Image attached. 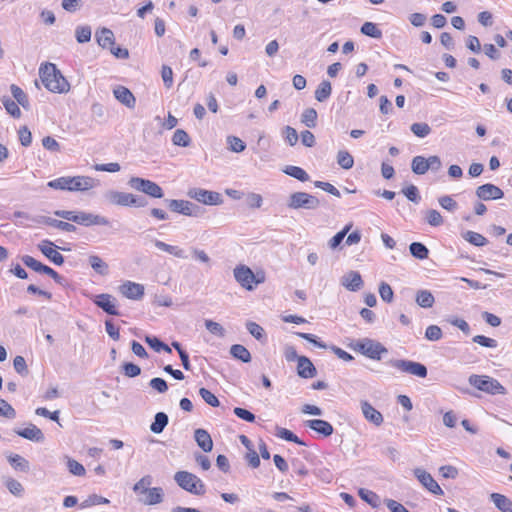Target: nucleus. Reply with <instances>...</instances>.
I'll list each match as a JSON object with an SVG mask.
<instances>
[{
    "label": "nucleus",
    "mask_w": 512,
    "mask_h": 512,
    "mask_svg": "<svg viewBox=\"0 0 512 512\" xmlns=\"http://www.w3.org/2000/svg\"><path fill=\"white\" fill-rule=\"evenodd\" d=\"M95 180L90 176H63L53 179L47 186L55 190H66L69 192H84L94 188Z\"/></svg>",
    "instance_id": "obj_1"
},
{
    "label": "nucleus",
    "mask_w": 512,
    "mask_h": 512,
    "mask_svg": "<svg viewBox=\"0 0 512 512\" xmlns=\"http://www.w3.org/2000/svg\"><path fill=\"white\" fill-rule=\"evenodd\" d=\"M41 81L45 88L54 93H63L68 91L69 83L62 76L55 64L46 63L39 69Z\"/></svg>",
    "instance_id": "obj_2"
},
{
    "label": "nucleus",
    "mask_w": 512,
    "mask_h": 512,
    "mask_svg": "<svg viewBox=\"0 0 512 512\" xmlns=\"http://www.w3.org/2000/svg\"><path fill=\"white\" fill-rule=\"evenodd\" d=\"M54 214L67 221L74 222L85 227L109 226L110 221L101 215L78 210H57Z\"/></svg>",
    "instance_id": "obj_3"
},
{
    "label": "nucleus",
    "mask_w": 512,
    "mask_h": 512,
    "mask_svg": "<svg viewBox=\"0 0 512 512\" xmlns=\"http://www.w3.org/2000/svg\"><path fill=\"white\" fill-rule=\"evenodd\" d=\"M234 277L236 281L241 285V287L248 291L253 290L258 284L264 282L265 280L264 273L258 272L255 274L246 265L236 266L234 268Z\"/></svg>",
    "instance_id": "obj_4"
},
{
    "label": "nucleus",
    "mask_w": 512,
    "mask_h": 512,
    "mask_svg": "<svg viewBox=\"0 0 512 512\" xmlns=\"http://www.w3.org/2000/svg\"><path fill=\"white\" fill-rule=\"evenodd\" d=\"M469 383L474 388L491 395L506 394V388L498 380L487 375L473 374L469 377Z\"/></svg>",
    "instance_id": "obj_5"
},
{
    "label": "nucleus",
    "mask_w": 512,
    "mask_h": 512,
    "mask_svg": "<svg viewBox=\"0 0 512 512\" xmlns=\"http://www.w3.org/2000/svg\"><path fill=\"white\" fill-rule=\"evenodd\" d=\"M174 479L182 489L192 494L203 495L206 491L202 480L193 473L187 471H178L176 472Z\"/></svg>",
    "instance_id": "obj_6"
},
{
    "label": "nucleus",
    "mask_w": 512,
    "mask_h": 512,
    "mask_svg": "<svg viewBox=\"0 0 512 512\" xmlns=\"http://www.w3.org/2000/svg\"><path fill=\"white\" fill-rule=\"evenodd\" d=\"M96 40L98 44L104 48L110 50V52L117 58L125 59L129 56L127 49H122L115 46L114 33L107 28H102L96 32Z\"/></svg>",
    "instance_id": "obj_7"
},
{
    "label": "nucleus",
    "mask_w": 512,
    "mask_h": 512,
    "mask_svg": "<svg viewBox=\"0 0 512 512\" xmlns=\"http://www.w3.org/2000/svg\"><path fill=\"white\" fill-rule=\"evenodd\" d=\"M441 160L438 156L433 155L428 158L423 156H415L412 159L411 168L417 175L425 174L429 169L439 170L441 168Z\"/></svg>",
    "instance_id": "obj_8"
},
{
    "label": "nucleus",
    "mask_w": 512,
    "mask_h": 512,
    "mask_svg": "<svg viewBox=\"0 0 512 512\" xmlns=\"http://www.w3.org/2000/svg\"><path fill=\"white\" fill-rule=\"evenodd\" d=\"M129 184L132 188L141 191L153 198H162L163 190L155 182L140 177H132L129 180Z\"/></svg>",
    "instance_id": "obj_9"
},
{
    "label": "nucleus",
    "mask_w": 512,
    "mask_h": 512,
    "mask_svg": "<svg viewBox=\"0 0 512 512\" xmlns=\"http://www.w3.org/2000/svg\"><path fill=\"white\" fill-rule=\"evenodd\" d=\"M107 199L110 204L117 206L142 207L145 205L136 195L120 191H110Z\"/></svg>",
    "instance_id": "obj_10"
},
{
    "label": "nucleus",
    "mask_w": 512,
    "mask_h": 512,
    "mask_svg": "<svg viewBox=\"0 0 512 512\" xmlns=\"http://www.w3.org/2000/svg\"><path fill=\"white\" fill-rule=\"evenodd\" d=\"M319 206V200L306 192H295L291 194L288 207L291 209H315Z\"/></svg>",
    "instance_id": "obj_11"
},
{
    "label": "nucleus",
    "mask_w": 512,
    "mask_h": 512,
    "mask_svg": "<svg viewBox=\"0 0 512 512\" xmlns=\"http://www.w3.org/2000/svg\"><path fill=\"white\" fill-rule=\"evenodd\" d=\"M357 349L363 355L375 360H380L382 354L387 352L380 343L369 339L357 343Z\"/></svg>",
    "instance_id": "obj_12"
},
{
    "label": "nucleus",
    "mask_w": 512,
    "mask_h": 512,
    "mask_svg": "<svg viewBox=\"0 0 512 512\" xmlns=\"http://www.w3.org/2000/svg\"><path fill=\"white\" fill-rule=\"evenodd\" d=\"M392 366L401 372L412 374L420 378L427 376L426 367L418 362L407 361V360H395L392 361Z\"/></svg>",
    "instance_id": "obj_13"
},
{
    "label": "nucleus",
    "mask_w": 512,
    "mask_h": 512,
    "mask_svg": "<svg viewBox=\"0 0 512 512\" xmlns=\"http://www.w3.org/2000/svg\"><path fill=\"white\" fill-rule=\"evenodd\" d=\"M93 303L109 315H119L117 300L110 294L102 293L92 298Z\"/></svg>",
    "instance_id": "obj_14"
},
{
    "label": "nucleus",
    "mask_w": 512,
    "mask_h": 512,
    "mask_svg": "<svg viewBox=\"0 0 512 512\" xmlns=\"http://www.w3.org/2000/svg\"><path fill=\"white\" fill-rule=\"evenodd\" d=\"M188 194L191 198L206 205H218L222 202L220 194L213 191L196 188L190 190Z\"/></svg>",
    "instance_id": "obj_15"
},
{
    "label": "nucleus",
    "mask_w": 512,
    "mask_h": 512,
    "mask_svg": "<svg viewBox=\"0 0 512 512\" xmlns=\"http://www.w3.org/2000/svg\"><path fill=\"white\" fill-rule=\"evenodd\" d=\"M39 250L55 265L64 263L63 255L57 250L55 244L49 240H43L38 245Z\"/></svg>",
    "instance_id": "obj_16"
},
{
    "label": "nucleus",
    "mask_w": 512,
    "mask_h": 512,
    "mask_svg": "<svg viewBox=\"0 0 512 512\" xmlns=\"http://www.w3.org/2000/svg\"><path fill=\"white\" fill-rule=\"evenodd\" d=\"M415 475L419 482L431 493L435 495H442L443 490L434 480L432 475L423 469H416Z\"/></svg>",
    "instance_id": "obj_17"
},
{
    "label": "nucleus",
    "mask_w": 512,
    "mask_h": 512,
    "mask_svg": "<svg viewBox=\"0 0 512 512\" xmlns=\"http://www.w3.org/2000/svg\"><path fill=\"white\" fill-rule=\"evenodd\" d=\"M120 293L132 300H140L144 295V286L139 283L126 281L119 287Z\"/></svg>",
    "instance_id": "obj_18"
},
{
    "label": "nucleus",
    "mask_w": 512,
    "mask_h": 512,
    "mask_svg": "<svg viewBox=\"0 0 512 512\" xmlns=\"http://www.w3.org/2000/svg\"><path fill=\"white\" fill-rule=\"evenodd\" d=\"M476 195L482 200H497L504 196L503 191L494 184H484L477 188Z\"/></svg>",
    "instance_id": "obj_19"
},
{
    "label": "nucleus",
    "mask_w": 512,
    "mask_h": 512,
    "mask_svg": "<svg viewBox=\"0 0 512 512\" xmlns=\"http://www.w3.org/2000/svg\"><path fill=\"white\" fill-rule=\"evenodd\" d=\"M361 410L364 418L375 426L382 425L384 418L380 411L374 408L368 401L361 402Z\"/></svg>",
    "instance_id": "obj_20"
},
{
    "label": "nucleus",
    "mask_w": 512,
    "mask_h": 512,
    "mask_svg": "<svg viewBox=\"0 0 512 512\" xmlns=\"http://www.w3.org/2000/svg\"><path fill=\"white\" fill-rule=\"evenodd\" d=\"M15 433L27 440L41 442L44 440V434L35 424L29 423L25 428L15 430Z\"/></svg>",
    "instance_id": "obj_21"
},
{
    "label": "nucleus",
    "mask_w": 512,
    "mask_h": 512,
    "mask_svg": "<svg viewBox=\"0 0 512 512\" xmlns=\"http://www.w3.org/2000/svg\"><path fill=\"white\" fill-rule=\"evenodd\" d=\"M305 425L324 437L332 435L334 431L333 426L328 421L322 419L307 420Z\"/></svg>",
    "instance_id": "obj_22"
},
{
    "label": "nucleus",
    "mask_w": 512,
    "mask_h": 512,
    "mask_svg": "<svg viewBox=\"0 0 512 512\" xmlns=\"http://www.w3.org/2000/svg\"><path fill=\"white\" fill-rule=\"evenodd\" d=\"M297 373L302 378H313L316 375V368L309 358L299 356L297 361Z\"/></svg>",
    "instance_id": "obj_23"
},
{
    "label": "nucleus",
    "mask_w": 512,
    "mask_h": 512,
    "mask_svg": "<svg viewBox=\"0 0 512 512\" xmlns=\"http://www.w3.org/2000/svg\"><path fill=\"white\" fill-rule=\"evenodd\" d=\"M114 96L115 98L120 101L122 104L126 105L127 107H134L136 99L132 92L124 87V86H118L114 89Z\"/></svg>",
    "instance_id": "obj_24"
},
{
    "label": "nucleus",
    "mask_w": 512,
    "mask_h": 512,
    "mask_svg": "<svg viewBox=\"0 0 512 512\" xmlns=\"http://www.w3.org/2000/svg\"><path fill=\"white\" fill-rule=\"evenodd\" d=\"M195 441L204 452H210L213 448V441L210 434L204 429L195 431Z\"/></svg>",
    "instance_id": "obj_25"
},
{
    "label": "nucleus",
    "mask_w": 512,
    "mask_h": 512,
    "mask_svg": "<svg viewBox=\"0 0 512 512\" xmlns=\"http://www.w3.org/2000/svg\"><path fill=\"white\" fill-rule=\"evenodd\" d=\"M169 208L174 212L191 216L193 214L194 205L186 200H171L169 202Z\"/></svg>",
    "instance_id": "obj_26"
},
{
    "label": "nucleus",
    "mask_w": 512,
    "mask_h": 512,
    "mask_svg": "<svg viewBox=\"0 0 512 512\" xmlns=\"http://www.w3.org/2000/svg\"><path fill=\"white\" fill-rule=\"evenodd\" d=\"M163 500V490L160 487L150 488L145 495L141 498V501L146 505H155Z\"/></svg>",
    "instance_id": "obj_27"
},
{
    "label": "nucleus",
    "mask_w": 512,
    "mask_h": 512,
    "mask_svg": "<svg viewBox=\"0 0 512 512\" xmlns=\"http://www.w3.org/2000/svg\"><path fill=\"white\" fill-rule=\"evenodd\" d=\"M362 284L363 281L361 275L355 271L349 272L343 279V285L351 291L360 289Z\"/></svg>",
    "instance_id": "obj_28"
},
{
    "label": "nucleus",
    "mask_w": 512,
    "mask_h": 512,
    "mask_svg": "<svg viewBox=\"0 0 512 512\" xmlns=\"http://www.w3.org/2000/svg\"><path fill=\"white\" fill-rule=\"evenodd\" d=\"M490 497L500 511L512 512V501L508 497L500 493H492Z\"/></svg>",
    "instance_id": "obj_29"
},
{
    "label": "nucleus",
    "mask_w": 512,
    "mask_h": 512,
    "mask_svg": "<svg viewBox=\"0 0 512 512\" xmlns=\"http://www.w3.org/2000/svg\"><path fill=\"white\" fill-rule=\"evenodd\" d=\"M22 261L27 267L38 273L47 274L50 268L49 266L42 264L40 261L29 255L24 256Z\"/></svg>",
    "instance_id": "obj_30"
},
{
    "label": "nucleus",
    "mask_w": 512,
    "mask_h": 512,
    "mask_svg": "<svg viewBox=\"0 0 512 512\" xmlns=\"http://www.w3.org/2000/svg\"><path fill=\"white\" fill-rule=\"evenodd\" d=\"M8 462L15 470L24 472L29 470V462L19 454H10Z\"/></svg>",
    "instance_id": "obj_31"
},
{
    "label": "nucleus",
    "mask_w": 512,
    "mask_h": 512,
    "mask_svg": "<svg viewBox=\"0 0 512 512\" xmlns=\"http://www.w3.org/2000/svg\"><path fill=\"white\" fill-rule=\"evenodd\" d=\"M155 246L162 250V251H165L177 258H185V252L183 249H181L180 247L178 246H173V245H169V244H166L165 242L163 241H160V240H156L155 241Z\"/></svg>",
    "instance_id": "obj_32"
},
{
    "label": "nucleus",
    "mask_w": 512,
    "mask_h": 512,
    "mask_svg": "<svg viewBox=\"0 0 512 512\" xmlns=\"http://www.w3.org/2000/svg\"><path fill=\"white\" fill-rule=\"evenodd\" d=\"M332 87L329 81H322L315 90V98L319 102H323L331 95Z\"/></svg>",
    "instance_id": "obj_33"
},
{
    "label": "nucleus",
    "mask_w": 512,
    "mask_h": 512,
    "mask_svg": "<svg viewBox=\"0 0 512 512\" xmlns=\"http://www.w3.org/2000/svg\"><path fill=\"white\" fill-rule=\"evenodd\" d=\"M416 302L423 308H431L435 299L431 292L427 290H420L416 295Z\"/></svg>",
    "instance_id": "obj_34"
},
{
    "label": "nucleus",
    "mask_w": 512,
    "mask_h": 512,
    "mask_svg": "<svg viewBox=\"0 0 512 512\" xmlns=\"http://www.w3.org/2000/svg\"><path fill=\"white\" fill-rule=\"evenodd\" d=\"M168 424V416L163 412H158L155 415L154 422L151 424L150 429L153 433H161Z\"/></svg>",
    "instance_id": "obj_35"
},
{
    "label": "nucleus",
    "mask_w": 512,
    "mask_h": 512,
    "mask_svg": "<svg viewBox=\"0 0 512 512\" xmlns=\"http://www.w3.org/2000/svg\"><path fill=\"white\" fill-rule=\"evenodd\" d=\"M409 249L411 254L417 259L424 260L428 258L429 250L420 242L411 243Z\"/></svg>",
    "instance_id": "obj_36"
},
{
    "label": "nucleus",
    "mask_w": 512,
    "mask_h": 512,
    "mask_svg": "<svg viewBox=\"0 0 512 512\" xmlns=\"http://www.w3.org/2000/svg\"><path fill=\"white\" fill-rule=\"evenodd\" d=\"M231 354L233 357L243 361L249 362L251 360V354L246 347L240 344H235L231 347Z\"/></svg>",
    "instance_id": "obj_37"
},
{
    "label": "nucleus",
    "mask_w": 512,
    "mask_h": 512,
    "mask_svg": "<svg viewBox=\"0 0 512 512\" xmlns=\"http://www.w3.org/2000/svg\"><path fill=\"white\" fill-rule=\"evenodd\" d=\"M191 139L186 131L177 129L172 136V143L176 146L187 147Z\"/></svg>",
    "instance_id": "obj_38"
},
{
    "label": "nucleus",
    "mask_w": 512,
    "mask_h": 512,
    "mask_svg": "<svg viewBox=\"0 0 512 512\" xmlns=\"http://www.w3.org/2000/svg\"><path fill=\"white\" fill-rule=\"evenodd\" d=\"M337 163L343 169L348 170L353 167L354 158L348 151L340 150L337 154Z\"/></svg>",
    "instance_id": "obj_39"
},
{
    "label": "nucleus",
    "mask_w": 512,
    "mask_h": 512,
    "mask_svg": "<svg viewBox=\"0 0 512 512\" xmlns=\"http://www.w3.org/2000/svg\"><path fill=\"white\" fill-rule=\"evenodd\" d=\"M317 111L314 108H307L302 114L301 121L309 128H314L317 123Z\"/></svg>",
    "instance_id": "obj_40"
},
{
    "label": "nucleus",
    "mask_w": 512,
    "mask_h": 512,
    "mask_svg": "<svg viewBox=\"0 0 512 512\" xmlns=\"http://www.w3.org/2000/svg\"><path fill=\"white\" fill-rule=\"evenodd\" d=\"M11 92L19 105H21L23 108H27L29 106L28 96L20 87L12 84Z\"/></svg>",
    "instance_id": "obj_41"
},
{
    "label": "nucleus",
    "mask_w": 512,
    "mask_h": 512,
    "mask_svg": "<svg viewBox=\"0 0 512 512\" xmlns=\"http://www.w3.org/2000/svg\"><path fill=\"white\" fill-rule=\"evenodd\" d=\"M152 484V477L150 475H146L142 477L133 487V491L139 495H145V493L150 489V485Z\"/></svg>",
    "instance_id": "obj_42"
},
{
    "label": "nucleus",
    "mask_w": 512,
    "mask_h": 512,
    "mask_svg": "<svg viewBox=\"0 0 512 512\" xmlns=\"http://www.w3.org/2000/svg\"><path fill=\"white\" fill-rule=\"evenodd\" d=\"M3 106L5 107L6 111L14 118H20L21 117V110L19 108V104L15 103L12 99L9 97H4L2 99Z\"/></svg>",
    "instance_id": "obj_43"
},
{
    "label": "nucleus",
    "mask_w": 512,
    "mask_h": 512,
    "mask_svg": "<svg viewBox=\"0 0 512 512\" xmlns=\"http://www.w3.org/2000/svg\"><path fill=\"white\" fill-rule=\"evenodd\" d=\"M91 267L99 274L104 275L107 273L108 265L97 255L89 257Z\"/></svg>",
    "instance_id": "obj_44"
},
{
    "label": "nucleus",
    "mask_w": 512,
    "mask_h": 512,
    "mask_svg": "<svg viewBox=\"0 0 512 512\" xmlns=\"http://www.w3.org/2000/svg\"><path fill=\"white\" fill-rule=\"evenodd\" d=\"M285 173L302 182H305L309 179L307 172L298 166H288L285 170Z\"/></svg>",
    "instance_id": "obj_45"
},
{
    "label": "nucleus",
    "mask_w": 512,
    "mask_h": 512,
    "mask_svg": "<svg viewBox=\"0 0 512 512\" xmlns=\"http://www.w3.org/2000/svg\"><path fill=\"white\" fill-rule=\"evenodd\" d=\"M276 435L289 442H293L299 445H304V442H302L297 435H295L292 431L286 429V428H278Z\"/></svg>",
    "instance_id": "obj_46"
},
{
    "label": "nucleus",
    "mask_w": 512,
    "mask_h": 512,
    "mask_svg": "<svg viewBox=\"0 0 512 512\" xmlns=\"http://www.w3.org/2000/svg\"><path fill=\"white\" fill-rule=\"evenodd\" d=\"M47 224L51 227L57 228L65 232H74L76 227L68 221H62L57 219H48Z\"/></svg>",
    "instance_id": "obj_47"
},
{
    "label": "nucleus",
    "mask_w": 512,
    "mask_h": 512,
    "mask_svg": "<svg viewBox=\"0 0 512 512\" xmlns=\"http://www.w3.org/2000/svg\"><path fill=\"white\" fill-rule=\"evenodd\" d=\"M351 227H352V224L346 225L341 231H339L336 235H334L330 239L329 246H330L331 249H335V248H337L340 245V243L343 241L345 236L350 231Z\"/></svg>",
    "instance_id": "obj_48"
},
{
    "label": "nucleus",
    "mask_w": 512,
    "mask_h": 512,
    "mask_svg": "<svg viewBox=\"0 0 512 512\" xmlns=\"http://www.w3.org/2000/svg\"><path fill=\"white\" fill-rule=\"evenodd\" d=\"M411 131L419 138L428 136L431 132V127L427 123H413L411 125Z\"/></svg>",
    "instance_id": "obj_49"
},
{
    "label": "nucleus",
    "mask_w": 512,
    "mask_h": 512,
    "mask_svg": "<svg viewBox=\"0 0 512 512\" xmlns=\"http://www.w3.org/2000/svg\"><path fill=\"white\" fill-rule=\"evenodd\" d=\"M361 32L373 38H380L382 36L381 30L372 22H365L361 27Z\"/></svg>",
    "instance_id": "obj_50"
},
{
    "label": "nucleus",
    "mask_w": 512,
    "mask_h": 512,
    "mask_svg": "<svg viewBox=\"0 0 512 512\" xmlns=\"http://www.w3.org/2000/svg\"><path fill=\"white\" fill-rule=\"evenodd\" d=\"M199 394L208 405L212 407H218L220 405L218 398L210 390L202 387L199 389Z\"/></svg>",
    "instance_id": "obj_51"
},
{
    "label": "nucleus",
    "mask_w": 512,
    "mask_h": 512,
    "mask_svg": "<svg viewBox=\"0 0 512 512\" xmlns=\"http://www.w3.org/2000/svg\"><path fill=\"white\" fill-rule=\"evenodd\" d=\"M0 416L7 419H13L16 417L15 409L2 398H0Z\"/></svg>",
    "instance_id": "obj_52"
},
{
    "label": "nucleus",
    "mask_w": 512,
    "mask_h": 512,
    "mask_svg": "<svg viewBox=\"0 0 512 512\" xmlns=\"http://www.w3.org/2000/svg\"><path fill=\"white\" fill-rule=\"evenodd\" d=\"M427 222L434 227L440 226L443 224V217L437 210H429L426 213Z\"/></svg>",
    "instance_id": "obj_53"
},
{
    "label": "nucleus",
    "mask_w": 512,
    "mask_h": 512,
    "mask_svg": "<svg viewBox=\"0 0 512 512\" xmlns=\"http://www.w3.org/2000/svg\"><path fill=\"white\" fill-rule=\"evenodd\" d=\"M379 294L383 301L387 303L392 302L394 293L389 284L382 282L379 286Z\"/></svg>",
    "instance_id": "obj_54"
},
{
    "label": "nucleus",
    "mask_w": 512,
    "mask_h": 512,
    "mask_svg": "<svg viewBox=\"0 0 512 512\" xmlns=\"http://www.w3.org/2000/svg\"><path fill=\"white\" fill-rule=\"evenodd\" d=\"M67 466L70 473H72L73 475L84 476L86 473L84 466L74 459L69 458L67 461Z\"/></svg>",
    "instance_id": "obj_55"
},
{
    "label": "nucleus",
    "mask_w": 512,
    "mask_h": 512,
    "mask_svg": "<svg viewBox=\"0 0 512 512\" xmlns=\"http://www.w3.org/2000/svg\"><path fill=\"white\" fill-rule=\"evenodd\" d=\"M466 240L475 246H484L487 243V239L482 234L473 231L467 233Z\"/></svg>",
    "instance_id": "obj_56"
},
{
    "label": "nucleus",
    "mask_w": 512,
    "mask_h": 512,
    "mask_svg": "<svg viewBox=\"0 0 512 512\" xmlns=\"http://www.w3.org/2000/svg\"><path fill=\"white\" fill-rule=\"evenodd\" d=\"M425 337L430 341H437L442 337V330L436 325H430L425 331Z\"/></svg>",
    "instance_id": "obj_57"
},
{
    "label": "nucleus",
    "mask_w": 512,
    "mask_h": 512,
    "mask_svg": "<svg viewBox=\"0 0 512 512\" xmlns=\"http://www.w3.org/2000/svg\"><path fill=\"white\" fill-rule=\"evenodd\" d=\"M205 327L210 333L214 335L220 337L224 336V328L219 323L213 320H205Z\"/></svg>",
    "instance_id": "obj_58"
},
{
    "label": "nucleus",
    "mask_w": 512,
    "mask_h": 512,
    "mask_svg": "<svg viewBox=\"0 0 512 512\" xmlns=\"http://www.w3.org/2000/svg\"><path fill=\"white\" fill-rule=\"evenodd\" d=\"M18 136L23 146L28 147L31 144L32 134L26 126H23L18 130Z\"/></svg>",
    "instance_id": "obj_59"
},
{
    "label": "nucleus",
    "mask_w": 512,
    "mask_h": 512,
    "mask_svg": "<svg viewBox=\"0 0 512 512\" xmlns=\"http://www.w3.org/2000/svg\"><path fill=\"white\" fill-rule=\"evenodd\" d=\"M473 341L484 347L495 348L497 346V341L495 339L486 337L484 335L474 336Z\"/></svg>",
    "instance_id": "obj_60"
},
{
    "label": "nucleus",
    "mask_w": 512,
    "mask_h": 512,
    "mask_svg": "<svg viewBox=\"0 0 512 512\" xmlns=\"http://www.w3.org/2000/svg\"><path fill=\"white\" fill-rule=\"evenodd\" d=\"M438 201L445 210L454 211L457 208V202L449 195L440 197Z\"/></svg>",
    "instance_id": "obj_61"
},
{
    "label": "nucleus",
    "mask_w": 512,
    "mask_h": 512,
    "mask_svg": "<svg viewBox=\"0 0 512 512\" xmlns=\"http://www.w3.org/2000/svg\"><path fill=\"white\" fill-rule=\"evenodd\" d=\"M76 38L79 43L88 42L91 39V29L90 27L84 26L79 27L76 30Z\"/></svg>",
    "instance_id": "obj_62"
},
{
    "label": "nucleus",
    "mask_w": 512,
    "mask_h": 512,
    "mask_svg": "<svg viewBox=\"0 0 512 512\" xmlns=\"http://www.w3.org/2000/svg\"><path fill=\"white\" fill-rule=\"evenodd\" d=\"M6 487L12 494L16 496L21 495V493L23 492V486L21 485V483L13 478H9L6 480Z\"/></svg>",
    "instance_id": "obj_63"
},
{
    "label": "nucleus",
    "mask_w": 512,
    "mask_h": 512,
    "mask_svg": "<svg viewBox=\"0 0 512 512\" xmlns=\"http://www.w3.org/2000/svg\"><path fill=\"white\" fill-rule=\"evenodd\" d=\"M161 77L164 85L167 88H171L173 85V71L169 66H163L161 70Z\"/></svg>",
    "instance_id": "obj_64"
}]
</instances>
